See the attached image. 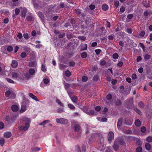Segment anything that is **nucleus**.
Returning a JSON list of instances; mask_svg holds the SVG:
<instances>
[{"label": "nucleus", "instance_id": "f257e3e1", "mask_svg": "<svg viewBox=\"0 0 152 152\" xmlns=\"http://www.w3.org/2000/svg\"><path fill=\"white\" fill-rule=\"evenodd\" d=\"M92 137H97L98 144L100 147L103 148L104 146V139L103 135L101 132L96 133L92 134Z\"/></svg>", "mask_w": 152, "mask_h": 152}, {"label": "nucleus", "instance_id": "f03ea898", "mask_svg": "<svg viewBox=\"0 0 152 152\" xmlns=\"http://www.w3.org/2000/svg\"><path fill=\"white\" fill-rule=\"evenodd\" d=\"M56 121L57 123L63 124H66L68 122L67 119L62 118H57L56 119Z\"/></svg>", "mask_w": 152, "mask_h": 152}, {"label": "nucleus", "instance_id": "7ed1b4c3", "mask_svg": "<svg viewBox=\"0 0 152 152\" xmlns=\"http://www.w3.org/2000/svg\"><path fill=\"white\" fill-rule=\"evenodd\" d=\"M12 77L14 80H16L18 78L20 79V73L18 71H14L12 73Z\"/></svg>", "mask_w": 152, "mask_h": 152}, {"label": "nucleus", "instance_id": "20e7f679", "mask_svg": "<svg viewBox=\"0 0 152 152\" xmlns=\"http://www.w3.org/2000/svg\"><path fill=\"white\" fill-rule=\"evenodd\" d=\"M114 134L112 132H109L107 136V140L109 143H111V141L114 139Z\"/></svg>", "mask_w": 152, "mask_h": 152}, {"label": "nucleus", "instance_id": "39448f33", "mask_svg": "<svg viewBox=\"0 0 152 152\" xmlns=\"http://www.w3.org/2000/svg\"><path fill=\"white\" fill-rule=\"evenodd\" d=\"M26 102H27V104H26V105H25L23 104L21 106L20 110V112L21 113H23L26 110L27 106L28 105L29 102L28 100H26Z\"/></svg>", "mask_w": 152, "mask_h": 152}, {"label": "nucleus", "instance_id": "423d86ee", "mask_svg": "<svg viewBox=\"0 0 152 152\" xmlns=\"http://www.w3.org/2000/svg\"><path fill=\"white\" fill-rule=\"evenodd\" d=\"M20 8L22 9L21 12V16L22 17L25 18L26 17V13L27 12V9L25 7H24L23 8L20 7Z\"/></svg>", "mask_w": 152, "mask_h": 152}, {"label": "nucleus", "instance_id": "0eeeda50", "mask_svg": "<svg viewBox=\"0 0 152 152\" xmlns=\"http://www.w3.org/2000/svg\"><path fill=\"white\" fill-rule=\"evenodd\" d=\"M16 116L13 115L10 118L8 116H7L5 118V119L7 121L11 122L15 121L16 120Z\"/></svg>", "mask_w": 152, "mask_h": 152}, {"label": "nucleus", "instance_id": "6e6552de", "mask_svg": "<svg viewBox=\"0 0 152 152\" xmlns=\"http://www.w3.org/2000/svg\"><path fill=\"white\" fill-rule=\"evenodd\" d=\"M18 65V63L17 61L15 60H12V63L11 64V66L12 67L14 68H16Z\"/></svg>", "mask_w": 152, "mask_h": 152}, {"label": "nucleus", "instance_id": "1a4fd4ad", "mask_svg": "<svg viewBox=\"0 0 152 152\" xmlns=\"http://www.w3.org/2000/svg\"><path fill=\"white\" fill-rule=\"evenodd\" d=\"M143 15L145 16L144 18L145 20H147L148 18V16L151 15L150 14V12L148 10L145 11L143 13Z\"/></svg>", "mask_w": 152, "mask_h": 152}, {"label": "nucleus", "instance_id": "9d476101", "mask_svg": "<svg viewBox=\"0 0 152 152\" xmlns=\"http://www.w3.org/2000/svg\"><path fill=\"white\" fill-rule=\"evenodd\" d=\"M29 96L33 99L35 100L36 101H39V100L37 98V97L34 95L32 93H30L28 94Z\"/></svg>", "mask_w": 152, "mask_h": 152}, {"label": "nucleus", "instance_id": "9b49d317", "mask_svg": "<svg viewBox=\"0 0 152 152\" xmlns=\"http://www.w3.org/2000/svg\"><path fill=\"white\" fill-rule=\"evenodd\" d=\"M85 113L90 115H95V112L94 110H88L85 112Z\"/></svg>", "mask_w": 152, "mask_h": 152}, {"label": "nucleus", "instance_id": "f8f14e48", "mask_svg": "<svg viewBox=\"0 0 152 152\" xmlns=\"http://www.w3.org/2000/svg\"><path fill=\"white\" fill-rule=\"evenodd\" d=\"M118 141L120 144L121 145H124L126 144L123 137L119 138L118 139Z\"/></svg>", "mask_w": 152, "mask_h": 152}, {"label": "nucleus", "instance_id": "ddd939ff", "mask_svg": "<svg viewBox=\"0 0 152 152\" xmlns=\"http://www.w3.org/2000/svg\"><path fill=\"white\" fill-rule=\"evenodd\" d=\"M12 136V133L10 132H6L4 134V136L6 138H9Z\"/></svg>", "mask_w": 152, "mask_h": 152}, {"label": "nucleus", "instance_id": "4468645a", "mask_svg": "<svg viewBox=\"0 0 152 152\" xmlns=\"http://www.w3.org/2000/svg\"><path fill=\"white\" fill-rule=\"evenodd\" d=\"M80 129V126L79 124H76L75 125L74 127V129L75 132H79Z\"/></svg>", "mask_w": 152, "mask_h": 152}, {"label": "nucleus", "instance_id": "2eb2a0df", "mask_svg": "<svg viewBox=\"0 0 152 152\" xmlns=\"http://www.w3.org/2000/svg\"><path fill=\"white\" fill-rule=\"evenodd\" d=\"M72 101L74 103H77L78 102V100L77 96H72L70 98Z\"/></svg>", "mask_w": 152, "mask_h": 152}, {"label": "nucleus", "instance_id": "dca6fc26", "mask_svg": "<svg viewBox=\"0 0 152 152\" xmlns=\"http://www.w3.org/2000/svg\"><path fill=\"white\" fill-rule=\"evenodd\" d=\"M142 3L144 5V6L146 8H147L150 7V4L148 2H147L146 1H143Z\"/></svg>", "mask_w": 152, "mask_h": 152}, {"label": "nucleus", "instance_id": "f3484780", "mask_svg": "<svg viewBox=\"0 0 152 152\" xmlns=\"http://www.w3.org/2000/svg\"><path fill=\"white\" fill-rule=\"evenodd\" d=\"M134 124L136 126L139 127L141 125V122L140 120L138 119L135 120Z\"/></svg>", "mask_w": 152, "mask_h": 152}, {"label": "nucleus", "instance_id": "a211bd4d", "mask_svg": "<svg viewBox=\"0 0 152 152\" xmlns=\"http://www.w3.org/2000/svg\"><path fill=\"white\" fill-rule=\"evenodd\" d=\"M12 110L13 112H16L18 109V107L15 105H13L11 107Z\"/></svg>", "mask_w": 152, "mask_h": 152}, {"label": "nucleus", "instance_id": "6ab92c4d", "mask_svg": "<svg viewBox=\"0 0 152 152\" xmlns=\"http://www.w3.org/2000/svg\"><path fill=\"white\" fill-rule=\"evenodd\" d=\"M29 126L30 124L29 123L26 122L25 123V125L23 126V129L24 130L26 131L28 129Z\"/></svg>", "mask_w": 152, "mask_h": 152}, {"label": "nucleus", "instance_id": "aec40b11", "mask_svg": "<svg viewBox=\"0 0 152 152\" xmlns=\"http://www.w3.org/2000/svg\"><path fill=\"white\" fill-rule=\"evenodd\" d=\"M119 145L118 143H117V142H115L113 145V148H114V150L115 151H117L118 150L119 148Z\"/></svg>", "mask_w": 152, "mask_h": 152}, {"label": "nucleus", "instance_id": "412c9836", "mask_svg": "<svg viewBox=\"0 0 152 152\" xmlns=\"http://www.w3.org/2000/svg\"><path fill=\"white\" fill-rule=\"evenodd\" d=\"M102 8L104 11H106L108 9L109 7L106 4H104L102 5Z\"/></svg>", "mask_w": 152, "mask_h": 152}, {"label": "nucleus", "instance_id": "4be33fe9", "mask_svg": "<svg viewBox=\"0 0 152 152\" xmlns=\"http://www.w3.org/2000/svg\"><path fill=\"white\" fill-rule=\"evenodd\" d=\"M138 106L141 108H143L145 107V104L143 102L140 101L138 104Z\"/></svg>", "mask_w": 152, "mask_h": 152}, {"label": "nucleus", "instance_id": "5701e85b", "mask_svg": "<svg viewBox=\"0 0 152 152\" xmlns=\"http://www.w3.org/2000/svg\"><path fill=\"white\" fill-rule=\"evenodd\" d=\"M26 19L28 21H31L33 19V16L32 14L30 15L27 16L26 18Z\"/></svg>", "mask_w": 152, "mask_h": 152}, {"label": "nucleus", "instance_id": "b1692460", "mask_svg": "<svg viewBox=\"0 0 152 152\" xmlns=\"http://www.w3.org/2000/svg\"><path fill=\"white\" fill-rule=\"evenodd\" d=\"M143 56L145 61H146L147 60H149L151 58V56L150 55H148V54H146L145 55H144Z\"/></svg>", "mask_w": 152, "mask_h": 152}, {"label": "nucleus", "instance_id": "393cba45", "mask_svg": "<svg viewBox=\"0 0 152 152\" xmlns=\"http://www.w3.org/2000/svg\"><path fill=\"white\" fill-rule=\"evenodd\" d=\"M5 75V70L2 69L1 67L0 66V75L4 76Z\"/></svg>", "mask_w": 152, "mask_h": 152}, {"label": "nucleus", "instance_id": "a878e982", "mask_svg": "<svg viewBox=\"0 0 152 152\" xmlns=\"http://www.w3.org/2000/svg\"><path fill=\"white\" fill-rule=\"evenodd\" d=\"M130 90L128 88H127L122 92V93L124 95H128L129 94Z\"/></svg>", "mask_w": 152, "mask_h": 152}, {"label": "nucleus", "instance_id": "bb28decb", "mask_svg": "<svg viewBox=\"0 0 152 152\" xmlns=\"http://www.w3.org/2000/svg\"><path fill=\"white\" fill-rule=\"evenodd\" d=\"M87 53L85 52L82 53L81 54V56L82 58H85L87 57Z\"/></svg>", "mask_w": 152, "mask_h": 152}, {"label": "nucleus", "instance_id": "cd10ccee", "mask_svg": "<svg viewBox=\"0 0 152 152\" xmlns=\"http://www.w3.org/2000/svg\"><path fill=\"white\" fill-rule=\"evenodd\" d=\"M50 121L49 120H45L43 121L42 122L40 123L39 124V125L44 126L47 123H49Z\"/></svg>", "mask_w": 152, "mask_h": 152}, {"label": "nucleus", "instance_id": "c85d7f7f", "mask_svg": "<svg viewBox=\"0 0 152 152\" xmlns=\"http://www.w3.org/2000/svg\"><path fill=\"white\" fill-rule=\"evenodd\" d=\"M134 110L139 115H142V113L138 108L136 107L134 108Z\"/></svg>", "mask_w": 152, "mask_h": 152}, {"label": "nucleus", "instance_id": "c756f323", "mask_svg": "<svg viewBox=\"0 0 152 152\" xmlns=\"http://www.w3.org/2000/svg\"><path fill=\"white\" fill-rule=\"evenodd\" d=\"M28 72L30 75H32L34 74L35 71V70L34 69L31 68L29 69Z\"/></svg>", "mask_w": 152, "mask_h": 152}, {"label": "nucleus", "instance_id": "7c9ffc66", "mask_svg": "<svg viewBox=\"0 0 152 152\" xmlns=\"http://www.w3.org/2000/svg\"><path fill=\"white\" fill-rule=\"evenodd\" d=\"M145 149L148 150H150L151 148V146L150 144L148 143H145Z\"/></svg>", "mask_w": 152, "mask_h": 152}, {"label": "nucleus", "instance_id": "2f4dec72", "mask_svg": "<svg viewBox=\"0 0 152 152\" xmlns=\"http://www.w3.org/2000/svg\"><path fill=\"white\" fill-rule=\"evenodd\" d=\"M56 102L60 106L62 107H64L63 104L61 102L60 100L58 99H56Z\"/></svg>", "mask_w": 152, "mask_h": 152}, {"label": "nucleus", "instance_id": "473e14b6", "mask_svg": "<svg viewBox=\"0 0 152 152\" xmlns=\"http://www.w3.org/2000/svg\"><path fill=\"white\" fill-rule=\"evenodd\" d=\"M119 55L117 53H115L112 55V57L114 59H117Z\"/></svg>", "mask_w": 152, "mask_h": 152}, {"label": "nucleus", "instance_id": "72a5a7b5", "mask_svg": "<svg viewBox=\"0 0 152 152\" xmlns=\"http://www.w3.org/2000/svg\"><path fill=\"white\" fill-rule=\"evenodd\" d=\"M5 140L4 138H1L0 139V143L1 146H3L4 144Z\"/></svg>", "mask_w": 152, "mask_h": 152}, {"label": "nucleus", "instance_id": "f704fd0d", "mask_svg": "<svg viewBox=\"0 0 152 152\" xmlns=\"http://www.w3.org/2000/svg\"><path fill=\"white\" fill-rule=\"evenodd\" d=\"M35 65V62L34 61H30L29 62L28 66L31 67H34Z\"/></svg>", "mask_w": 152, "mask_h": 152}, {"label": "nucleus", "instance_id": "c9c22d12", "mask_svg": "<svg viewBox=\"0 0 152 152\" xmlns=\"http://www.w3.org/2000/svg\"><path fill=\"white\" fill-rule=\"evenodd\" d=\"M99 78L98 75H96L94 76L93 80L94 81H97L99 79Z\"/></svg>", "mask_w": 152, "mask_h": 152}, {"label": "nucleus", "instance_id": "e433bc0d", "mask_svg": "<svg viewBox=\"0 0 152 152\" xmlns=\"http://www.w3.org/2000/svg\"><path fill=\"white\" fill-rule=\"evenodd\" d=\"M87 49V45L86 44H84L81 48L80 50L82 51L86 50Z\"/></svg>", "mask_w": 152, "mask_h": 152}, {"label": "nucleus", "instance_id": "4c0bfd02", "mask_svg": "<svg viewBox=\"0 0 152 152\" xmlns=\"http://www.w3.org/2000/svg\"><path fill=\"white\" fill-rule=\"evenodd\" d=\"M112 95L110 94H108L106 96V99L108 100H110L112 99Z\"/></svg>", "mask_w": 152, "mask_h": 152}, {"label": "nucleus", "instance_id": "58836bf2", "mask_svg": "<svg viewBox=\"0 0 152 152\" xmlns=\"http://www.w3.org/2000/svg\"><path fill=\"white\" fill-rule=\"evenodd\" d=\"M66 67V66L62 64H60L59 65V68L62 70H63Z\"/></svg>", "mask_w": 152, "mask_h": 152}, {"label": "nucleus", "instance_id": "ea45409f", "mask_svg": "<svg viewBox=\"0 0 152 152\" xmlns=\"http://www.w3.org/2000/svg\"><path fill=\"white\" fill-rule=\"evenodd\" d=\"M38 14L40 18L42 19H44V17L42 12H38Z\"/></svg>", "mask_w": 152, "mask_h": 152}, {"label": "nucleus", "instance_id": "a19ab883", "mask_svg": "<svg viewBox=\"0 0 152 152\" xmlns=\"http://www.w3.org/2000/svg\"><path fill=\"white\" fill-rule=\"evenodd\" d=\"M65 74L67 77H69L71 75L70 72L69 70H66L65 72Z\"/></svg>", "mask_w": 152, "mask_h": 152}, {"label": "nucleus", "instance_id": "79ce46f5", "mask_svg": "<svg viewBox=\"0 0 152 152\" xmlns=\"http://www.w3.org/2000/svg\"><path fill=\"white\" fill-rule=\"evenodd\" d=\"M78 38L81 40L85 41L86 39V37L84 36H79Z\"/></svg>", "mask_w": 152, "mask_h": 152}, {"label": "nucleus", "instance_id": "37998d69", "mask_svg": "<svg viewBox=\"0 0 152 152\" xmlns=\"http://www.w3.org/2000/svg\"><path fill=\"white\" fill-rule=\"evenodd\" d=\"M71 84L66 83L64 84V86L66 89L68 90L69 88L71 86Z\"/></svg>", "mask_w": 152, "mask_h": 152}, {"label": "nucleus", "instance_id": "c03bdc74", "mask_svg": "<svg viewBox=\"0 0 152 152\" xmlns=\"http://www.w3.org/2000/svg\"><path fill=\"white\" fill-rule=\"evenodd\" d=\"M40 150V148L38 147H34L32 148V151L33 152H36L39 151Z\"/></svg>", "mask_w": 152, "mask_h": 152}, {"label": "nucleus", "instance_id": "a18cd8bd", "mask_svg": "<svg viewBox=\"0 0 152 152\" xmlns=\"http://www.w3.org/2000/svg\"><path fill=\"white\" fill-rule=\"evenodd\" d=\"M41 70L44 72H45L47 70L45 66V64H42L41 67Z\"/></svg>", "mask_w": 152, "mask_h": 152}, {"label": "nucleus", "instance_id": "49530a36", "mask_svg": "<svg viewBox=\"0 0 152 152\" xmlns=\"http://www.w3.org/2000/svg\"><path fill=\"white\" fill-rule=\"evenodd\" d=\"M136 152H142V148L141 146H139L136 149Z\"/></svg>", "mask_w": 152, "mask_h": 152}, {"label": "nucleus", "instance_id": "de8ad7c7", "mask_svg": "<svg viewBox=\"0 0 152 152\" xmlns=\"http://www.w3.org/2000/svg\"><path fill=\"white\" fill-rule=\"evenodd\" d=\"M88 80V77L86 76H83L82 78V81L83 82H86Z\"/></svg>", "mask_w": 152, "mask_h": 152}, {"label": "nucleus", "instance_id": "09e8293b", "mask_svg": "<svg viewBox=\"0 0 152 152\" xmlns=\"http://www.w3.org/2000/svg\"><path fill=\"white\" fill-rule=\"evenodd\" d=\"M122 104L121 101L119 99H117L115 102V104L117 106L121 105Z\"/></svg>", "mask_w": 152, "mask_h": 152}, {"label": "nucleus", "instance_id": "8fccbe9b", "mask_svg": "<svg viewBox=\"0 0 152 152\" xmlns=\"http://www.w3.org/2000/svg\"><path fill=\"white\" fill-rule=\"evenodd\" d=\"M132 122L131 121L126 120L125 124L131 126L132 124Z\"/></svg>", "mask_w": 152, "mask_h": 152}, {"label": "nucleus", "instance_id": "3c124183", "mask_svg": "<svg viewBox=\"0 0 152 152\" xmlns=\"http://www.w3.org/2000/svg\"><path fill=\"white\" fill-rule=\"evenodd\" d=\"M139 45L142 48L143 51H145V48L143 44L142 43L140 42L139 44Z\"/></svg>", "mask_w": 152, "mask_h": 152}, {"label": "nucleus", "instance_id": "603ef678", "mask_svg": "<svg viewBox=\"0 0 152 152\" xmlns=\"http://www.w3.org/2000/svg\"><path fill=\"white\" fill-rule=\"evenodd\" d=\"M13 50V48L11 46H9L7 48V50L8 51L10 52L12 51Z\"/></svg>", "mask_w": 152, "mask_h": 152}, {"label": "nucleus", "instance_id": "864d4df0", "mask_svg": "<svg viewBox=\"0 0 152 152\" xmlns=\"http://www.w3.org/2000/svg\"><path fill=\"white\" fill-rule=\"evenodd\" d=\"M23 120V121L29 123L30 121V118H28L27 117L24 118Z\"/></svg>", "mask_w": 152, "mask_h": 152}, {"label": "nucleus", "instance_id": "5fc2aeb1", "mask_svg": "<svg viewBox=\"0 0 152 152\" xmlns=\"http://www.w3.org/2000/svg\"><path fill=\"white\" fill-rule=\"evenodd\" d=\"M20 12V10L17 8H15V12L16 15H18Z\"/></svg>", "mask_w": 152, "mask_h": 152}, {"label": "nucleus", "instance_id": "6e6d98bb", "mask_svg": "<svg viewBox=\"0 0 152 152\" xmlns=\"http://www.w3.org/2000/svg\"><path fill=\"white\" fill-rule=\"evenodd\" d=\"M146 140L147 142H150L152 141V137L151 136L148 137L146 138Z\"/></svg>", "mask_w": 152, "mask_h": 152}, {"label": "nucleus", "instance_id": "4d7b16f0", "mask_svg": "<svg viewBox=\"0 0 152 152\" xmlns=\"http://www.w3.org/2000/svg\"><path fill=\"white\" fill-rule=\"evenodd\" d=\"M123 121L122 118H120L118 121L117 124L121 125Z\"/></svg>", "mask_w": 152, "mask_h": 152}, {"label": "nucleus", "instance_id": "13d9d810", "mask_svg": "<svg viewBox=\"0 0 152 152\" xmlns=\"http://www.w3.org/2000/svg\"><path fill=\"white\" fill-rule=\"evenodd\" d=\"M67 91L68 95L70 98L72 96L73 93V92L72 91L69 90H67Z\"/></svg>", "mask_w": 152, "mask_h": 152}, {"label": "nucleus", "instance_id": "bf43d9fd", "mask_svg": "<svg viewBox=\"0 0 152 152\" xmlns=\"http://www.w3.org/2000/svg\"><path fill=\"white\" fill-rule=\"evenodd\" d=\"M145 32L144 31L142 30L141 31L140 33L139 34V36L142 37H143L145 35Z\"/></svg>", "mask_w": 152, "mask_h": 152}, {"label": "nucleus", "instance_id": "052dcab7", "mask_svg": "<svg viewBox=\"0 0 152 152\" xmlns=\"http://www.w3.org/2000/svg\"><path fill=\"white\" fill-rule=\"evenodd\" d=\"M6 80L9 83H14V82L11 79H10L9 78H7L6 79Z\"/></svg>", "mask_w": 152, "mask_h": 152}, {"label": "nucleus", "instance_id": "680f3d73", "mask_svg": "<svg viewBox=\"0 0 152 152\" xmlns=\"http://www.w3.org/2000/svg\"><path fill=\"white\" fill-rule=\"evenodd\" d=\"M101 51V50L99 49H96L95 50V52L97 55H99V54Z\"/></svg>", "mask_w": 152, "mask_h": 152}, {"label": "nucleus", "instance_id": "e2e57ef3", "mask_svg": "<svg viewBox=\"0 0 152 152\" xmlns=\"http://www.w3.org/2000/svg\"><path fill=\"white\" fill-rule=\"evenodd\" d=\"M114 5L117 7H118L119 5V2L118 1L116 0L114 1Z\"/></svg>", "mask_w": 152, "mask_h": 152}, {"label": "nucleus", "instance_id": "0e129e2a", "mask_svg": "<svg viewBox=\"0 0 152 152\" xmlns=\"http://www.w3.org/2000/svg\"><path fill=\"white\" fill-rule=\"evenodd\" d=\"M141 132L142 133H145L146 131V128L144 126H142L141 128Z\"/></svg>", "mask_w": 152, "mask_h": 152}, {"label": "nucleus", "instance_id": "69168bd1", "mask_svg": "<svg viewBox=\"0 0 152 152\" xmlns=\"http://www.w3.org/2000/svg\"><path fill=\"white\" fill-rule=\"evenodd\" d=\"M68 107L70 108L71 109L73 110L75 108V107L72 104H68Z\"/></svg>", "mask_w": 152, "mask_h": 152}, {"label": "nucleus", "instance_id": "338daca9", "mask_svg": "<svg viewBox=\"0 0 152 152\" xmlns=\"http://www.w3.org/2000/svg\"><path fill=\"white\" fill-rule=\"evenodd\" d=\"M119 45L121 46V49L122 50L124 46V42L121 41H120L119 42Z\"/></svg>", "mask_w": 152, "mask_h": 152}, {"label": "nucleus", "instance_id": "774afa93", "mask_svg": "<svg viewBox=\"0 0 152 152\" xmlns=\"http://www.w3.org/2000/svg\"><path fill=\"white\" fill-rule=\"evenodd\" d=\"M123 65V62L121 61H119L117 64V66L119 67H122Z\"/></svg>", "mask_w": 152, "mask_h": 152}]
</instances>
